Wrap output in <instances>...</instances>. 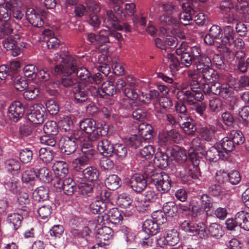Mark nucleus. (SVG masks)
Returning <instances> with one entry per match:
<instances>
[{
  "mask_svg": "<svg viewBox=\"0 0 249 249\" xmlns=\"http://www.w3.org/2000/svg\"><path fill=\"white\" fill-rule=\"evenodd\" d=\"M211 60L207 56L200 58L196 62V70H188L187 75L190 81L191 90H181L178 93L180 100H186L190 105H194L196 101L200 102L204 99L200 85L210 84L218 80L217 72L210 67Z\"/></svg>",
  "mask_w": 249,
  "mask_h": 249,
  "instance_id": "nucleus-1",
  "label": "nucleus"
},
{
  "mask_svg": "<svg viewBox=\"0 0 249 249\" xmlns=\"http://www.w3.org/2000/svg\"><path fill=\"white\" fill-rule=\"evenodd\" d=\"M56 62L54 72L56 75H63L61 80V84L66 88L76 87L79 83L76 78L69 75L75 72L76 66L75 59L71 56H62L58 54L54 57Z\"/></svg>",
  "mask_w": 249,
  "mask_h": 249,
  "instance_id": "nucleus-2",
  "label": "nucleus"
},
{
  "mask_svg": "<svg viewBox=\"0 0 249 249\" xmlns=\"http://www.w3.org/2000/svg\"><path fill=\"white\" fill-rule=\"evenodd\" d=\"M205 146L201 142L200 138L196 137L193 139L190 148L188 151L189 158L191 161L188 168L186 169V175L181 177L184 183H191L192 180L198 178L199 172L197 166L199 164V159L203 157Z\"/></svg>",
  "mask_w": 249,
  "mask_h": 249,
  "instance_id": "nucleus-3",
  "label": "nucleus"
},
{
  "mask_svg": "<svg viewBox=\"0 0 249 249\" xmlns=\"http://www.w3.org/2000/svg\"><path fill=\"white\" fill-rule=\"evenodd\" d=\"M146 178L151 183L153 184L157 190L163 195H166L171 188V180L169 177L164 172L154 170L152 165H149L145 171Z\"/></svg>",
  "mask_w": 249,
  "mask_h": 249,
  "instance_id": "nucleus-4",
  "label": "nucleus"
},
{
  "mask_svg": "<svg viewBox=\"0 0 249 249\" xmlns=\"http://www.w3.org/2000/svg\"><path fill=\"white\" fill-rule=\"evenodd\" d=\"M96 152L92 149L89 142L84 143L81 150L78 151L74 157H70L67 161L71 162L72 166L76 171H80L83 167L89 163V161L95 154Z\"/></svg>",
  "mask_w": 249,
  "mask_h": 249,
  "instance_id": "nucleus-5",
  "label": "nucleus"
},
{
  "mask_svg": "<svg viewBox=\"0 0 249 249\" xmlns=\"http://www.w3.org/2000/svg\"><path fill=\"white\" fill-rule=\"evenodd\" d=\"M182 12L179 16V19L174 16H167L163 15L160 17L159 20L163 25L178 27L180 23L184 25L190 24L192 21V15L194 11L188 3L182 4Z\"/></svg>",
  "mask_w": 249,
  "mask_h": 249,
  "instance_id": "nucleus-6",
  "label": "nucleus"
},
{
  "mask_svg": "<svg viewBox=\"0 0 249 249\" xmlns=\"http://www.w3.org/2000/svg\"><path fill=\"white\" fill-rule=\"evenodd\" d=\"M105 26L107 29L101 30L98 35V44L110 42L109 40V28H113L117 30L121 31L123 27L119 24L118 18L115 16L112 10L107 11V17L103 20Z\"/></svg>",
  "mask_w": 249,
  "mask_h": 249,
  "instance_id": "nucleus-7",
  "label": "nucleus"
},
{
  "mask_svg": "<svg viewBox=\"0 0 249 249\" xmlns=\"http://www.w3.org/2000/svg\"><path fill=\"white\" fill-rule=\"evenodd\" d=\"M45 109L41 104H35L33 106L31 112L28 115L29 121L35 124H42L46 118Z\"/></svg>",
  "mask_w": 249,
  "mask_h": 249,
  "instance_id": "nucleus-8",
  "label": "nucleus"
},
{
  "mask_svg": "<svg viewBox=\"0 0 249 249\" xmlns=\"http://www.w3.org/2000/svg\"><path fill=\"white\" fill-rule=\"evenodd\" d=\"M59 145L61 152L65 155H71V157H74L75 154L77 152L76 150L78 145L68 136H64L60 139Z\"/></svg>",
  "mask_w": 249,
  "mask_h": 249,
  "instance_id": "nucleus-9",
  "label": "nucleus"
},
{
  "mask_svg": "<svg viewBox=\"0 0 249 249\" xmlns=\"http://www.w3.org/2000/svg\"><path fill=\"white\" fill-rule=\"evenodd\" d=\"M24 111L23 104L20 101H14L9 106L8 116L13 122H17L23 117Z\"/></svg>",
  "mask_w": 249,
  "mask_h": 249,
  "instance_id": "nucleus-10",
  "label": "nucleus"
},
{
  "mask_svg": "<svg viewBox=\"0 0 249 249\" xmlns=\"http://www.w3.org/2000/svg\"><path fill=\"white\" fill-rule=\"evenodd\" d=\"M206 226L203 223L196 225L193 222L184 221L180 225V228L187 232L194 235L198 234L200 237L204 236L206 233Z\"/></svg>",
  "mask_w": 249,
  "mask_h": 249,
  "instance_id": "nucleus-11",
  "label": "nucleus"
},
{
  "mask_svg": "<svg viewBox=\"0 0 249 249\" xmlns=\"http://www.w3.org/2000/svg\"><path fill=\"white\" fill-rule=\"evenodd\" d=\"M161 201L163 203L162 209L165 214L171 217L177 215L178 207L175 202L172 201V197L169 194L161 195Z\"/></svg>",
  "mask_w": 249,
  "mask_h": 249,
  "instance_id": "nucleus-12",
  "label": "nucleus"
},
{
  "mask_svg": "<svg viewBox=\"0 0 249 249\" xmlns=\"http://www.w3.org/2000/svg\"><path fill=\"white\" fill-rule=\"evenodd\" d=\"M113 234L112 230L108 227L104 226L98 228L96 233V239L98 242L97 244H107L108 241L112 238Z\"/></svg>",
  "mask_w": 249,
  "mask_h": 249,
  "instance_id": "nucleus-13",
  "label": "nucleus"
},
{
  "mask_svg": "<svg viewBox=\"0 0 249 249\" xmlns=\"http://www.w3.org/2000/svg\"><path fill=\"white\" fill-rule=\"evenodd\" d=\"M129 185L134 191L140 193L145 189L147 183L143 176L135 174L130 178Z\"/></svg>",
  "mask_w": 249,
  "mask_h": 249,
  "instance_id": "nucleus-14",
  "label": "nucleus"
},
{
  "mask_svg": "<svg viewBox=\"0 0 249 249\" xmlns=\"http://www.w3.org/2000/svg\"><path fill=\"white\" fill-rule=\"evenodd\" d=\"M113 10L116 14L118 18L123 19L126 16H133L136 12V6L134 3H126L125 5V11L120 7L119 5H115L113 7Z\"/></svg>",
  "mask_w": 249,
  "mask_h": 249,
  "instance_id": "nucleus-15",
  "label": "nucleus"
},
{
  "mask_svg": "<svg viewBox=\"0 0 249 249\" xmlns=\"http://www.w3.org/2000/svg\"><path fill=\"white\" fill-rule=\"evenodd\" d=\"M26 16L29 22L35 27H40L44 24L40 14L32 8L27 9Z\"/></svg>",
  "mask_w": 249,
  "mask_h": 249,
  "instance_id": "nucleus-16",
  "label": "nucleus"
},
{
  "mask_svg": "<svg viewBox=\"0 0 249 249\" xmlns=\"http://www.w3.org/2000/svg\"><path fill=\"white\" fill-rule=\"evenodd\" d=\"M228 83V87L227 85L222 86L218 95L225 100L234 102L235 98L232 96L233 90L231 86L235 84L236 80L234 77L230 76L229 78Z\"/></svg>",
  "mask_w": 249,
  "mask_h": 249,
  "instance_id": "nucleus-17",
  "label": "nucleus"
},
{
  "mask_svg": "<svg viewBox=\"0 0 249 249\" xmlns=\"http://www.w3.org/2000/svg\"><path fill=\"white\" fill-rule=\"evenodd\" d=\"M203 153V157H205L210 161H216L219 159H226V154H223L221 150H219L215 146H212L207 151L205 148Z\"/></svg>",
  "mask_w": 249,
  "mask_h": 249,
  "instance_id": "nucleus-18",
  "label": "nucleus"
},
{
  "mask_svg": "<svg viewBox=\"0 0 249 249\" xmlns=\"http://www.w3.org/2000/svg\"><path fill=\"white\" fill-rule=\"evenodd\" d=\"M74 98L77 103H82L88 100V91L86 86L80 83L73 89Z\"/></svg>",
  "mask_w": 249,
  "mask_h": 249,
  "instance_id": "nucleus-19",
  "label": "nucleus"
},
{
  "mask_svg": "<svg viewBox=\"0 0 249 249\" xmlns=\"http://www.w3.org/2000/svg\"><path fill=\"white\" fill-rule=\"evenodd\" d=\"M216 131V128L213 125L202 126L198 128V132L201 138L207 142H211L213 140Z\"/></svg>",
  "mask_w": 249,
  "mask_h": 249,
  "instance_id": "nucleus-20",
  "label": "nucleus"
},
{
  "mask_svg": "<svg viewBox=\"0 0 249 249\" xmlns=\"http://www.w3.org/2000/svg\"><path fill=\"white\" fill-rule=\"evenodd\" d=\"M18 211L17 213H9L6 218L7 223L12 226L15 230H18L20 227L23 215L26 214L24 213H20V210Z\"/></svg>",
  "mask_w": 249,
  "mask_h": 249,
  "instance_id": "nucleus-21",
  "label": "nucleus"
},
{
  "mask_svg": "<svg viewBox=\"0 0 249 249\" xmlns=\"http://www.w3.org/2000/svg\"><path fill=\"white\" fill-rule=\"evenodd\" d=\"M97 146L98 151L106 157L113 155L114 145L108 140L103 139L99 141Z\"/></svg>",
  "mask_w": 249,
  "mask_h": 249,
  "instance_id": "nucleus-22",
  "label": "nucleus"
},
{
  "mask_svg": "<svg viewBox=\"0 0 249 249\" xmlns=\"http://www.w3.org/2000/svg\"><path fill=\"white\" fill-rule=\"evenodd\" d=\"M44 39L47 41L48 49H55L58 47L60 44L59 39L54 36L53 32L50 30H45L43 33Z\"/></svg>",
  "mask_w": 249,
  "mask_h": 249,
  "instance_id": "nucleus-23",
  "label": "nucleus"
},
{
  "mask_svg": "<svg viewBox=\"0 0 249 249\" xmlns=\"http://www.w3.org/2000/svg\"><path fill=\"white\" fill-rule=\"evenodd\" d=\"M88 135V138L90 142H94L106 135L107 131L104 129L102 124H97Z\"/></svg>",
  "mask_w": 249,
  "mask_h": 249,
  "instance_id": "nucleus-24",
  "label": "nucleus"
},
{
  "mask_svg": "<svg viewBox=\"0 0 249 249\" xmlns=\"http://www.w3.org/2000/svg\"><path fill=\"white\" fill-rule=\"evenodd\" d=\"M61 182V181L59 180L58 183L59 184ZM59 187L62 188L64 193L68 196L72 195L76 189L75 182L70 178H65L62 181V186Z\"/></svg>",
  "mask_w": 249,
  "mask_h": 249,
  "instance_id": "nucleus-25",
  "label": "nucleus"
},
{
  "mask_svg": "<svg viewBox=\"0 0 249 249\" xmlns=\"http://www.w3.org/2000/svg\"><path fill=\"white\" fill-rule=\"evenodd\" d=\"M235 33L233 27L231 25L226 26L224 29V36L222 39V43L226 46H230L234 42Z\"/></svg>",
  "mask_w": 249,
  "mask_h": 249,
  "instance_id": "nucleus-26",
  "label": "nucleus"
},
{
  "mask_svg": "<svg viewBox=\"0 0 249 249\" xmlns=\"http://www.w3.org/2000/svg\"><path fill=\"white\" fill-rule=\"evenodd\" d=\"M143 231L147 234L155 235L159 231L158 224L152 219L145 220L142 225Z\"/></svg>",
  "mask_w": 249,
  "mask_h": 249,
  "instance_id": "nucleus-27",
  "label": "nucleus"
},
{
  "mask_svg": "<svg viewBox=\"0 0 249 249\" xmlns=\"http://www.w3.org/2000/svg\"><path fill=\"white\" fill-rule=\"evenodd\" d=\"M153 128L152 126L147 123H142L139 125V135L147 141L153 137Z\"/></svg>",
  "mask_w": 249,
  "mask_h": 249,
  "instance_id": "nucleus-28",
  "label": "nucleus"
},
{
  "mask_svg": "<svg viewBox=\"0 0 249 249\" xmlns=\"http://www.w3.org/2000/svg\"><path fill=\"white\" fill-rule=\"evenodd\" d=\"M184 119L186 122L180 124L182 130L186 135H193L197 130L195 122L189 116Z\"/></svg>",
  "mask_w": 249,
  "mask_h": 249,
  "instance_id": "nucleus-29",
  "label": "nucleus"
},
{
  "mask_svg": "<svg viewBox=\"0 0 249 249\" xmlns=\"http://www.w3.org/2000/svg\"><path fill=\"white\" fill-rule=\"evenodd\" d=\"M222 85L217 80L213 82H211L208 84H205L204 87H202V90L205 94H210L212 93L215 95H218L220 92V89Z\"/></svg>",
  "mask_w": 249,
  "mask_h": 249,
  "instance_id": "nucleus-30",
  "label": "nucleus"
},
{
  "mask_svg": "<svg viewBox=\"0 0 249 249\" xmlns=\"http://www.w3.org/2000/svg\"><path fill=\"white\" fill-rule=\"evenodd\" d=\"M220 145L223 150L221 152L223 154H226L225 159L227 158L228 153L233 151L235 147V145L229 136L221 140Z\"/></svg>",
  "mask_w": 249,
  "mask_h": 249,
  "instance_id": "nucleus-31",
  "label": "nucleus"
},
{
  "mask_svg": "<svg viewBox=\"0 0 249 249\" xmlns=\"http://www.w3.org/2000/svg\"><path fill=\"white\" fill-rule=\"evenodd\" d=\"M168 156L163 152H157L154 159L155 164L160 168L163 169L167 167L168 165Z\"/></svg>",
  "mask_w": 249,
  "mask_h": 249,
  "instance_id": "nucleus-32",
  "label": "nucleus"
},
{
  "mask_svg": "<svg viewBox=\"0 0 249 249\" xmlns=\"http://www.w3.org/2000/svg\"><path fill=\"white\" fill-rule=\"evenodd\" d=\"M20 37L18 35L9 36L3 40V46L6 50L11 51L12 53L13 51L16 50L18 41Z\"/></svg>",
  "mask_w": 249,
  "mask_h": 249,
  "instance_id": "nucleus-33",
  "label": "nucleus"
},
{
  "mask_svg": "<svg viewBox=\"0 0 249 249\" xmlns=\"http://www.w3.org/2000/svg\"><path fill=\"white\" fill-rule=\"evenodd\" d=\"M236 220L241 228L249 231V213L245 211L238 212L237 213Z\"/></svg>",
  "mask_w": 249,
  "mask_h": 249,
  "instance_id": "nucleus-34",
  "label": "nucleus"
},
{
  "mask_svg": "<svg viewBox=\"0 0 249 249\" xmlns=\"http://www.w3.org/2000/svg\"><path fill=\"white\" fill-rule=\"evenodd\" d=\"M105 185L109 190H115L121 185V180L117 175H111L106 178Z\"/></svg>",
  "mask_w": 249,
  "mask_h": 249,
  "instance_id": "nucleus-35",
  "label": "nucleus"
},
{
  "mask_svg": "<svg viewBox=\"0 0 249 249\" xmlns=\"http://www.w3.org/2000/svg\"><path fill=\"white\" fill-rule=\"evenodd\" d=\"M5 168L8 172L12 174L18 173L20 169V163L17 159H9L5 162Z\"/></svg>",
  "mask_w": 249,
  "mask_h": 249,
  "instance_id": "nucleus-36",
  "label": "nucleus"
},
{
  "mask_svg": "<svg viewBox=\"0 0 249 249\" xmlns=\"http://www.w3.org/2000/svg\"><path fill=\"white\" fill-rule=\"evenodd\" d=\"M83 175L85 179L92 182L98 179L99 173L97 168L89 166L83 171Z\"/></svg>",
  "mask_w": 249,
  "mask_h": 249,
  "instance_id": "nucleus-37",
  "label": "nucleus"
},
{
  "mask_svg": "<svg viewBox=\"0 0 249 249\" xmlns=\"http://www.w3.org/2000/svg\"><path fill=\"white\" fill-rule=\"evenodd\" d=\"M5 187L14 194H18L20 192V183L17 178L12 177L5 184Z\"/></svg>",
  "mask_w": 249,
  "mask_h": 249,
  "instance_id": "nucleus-38",
  "label": "nucleus"
},
{
  "mask_svg": "<svg viewBox=\"0 0 249 249\" xmlns=\"http://www.w3.org/2000/svg\"><path fill=\"white\" fill-rule=\"evenodd\" d=\"M17 195H18V202L19 205L18 210L23 211V213H27L28 210L26 207V205L29 203L30 200L29 198V195L26 192H20Z\"/></svg>",
  "mask_w": 249,
  "mask_h": 249,
  "instance_id": "nucleus-39",
  "label": "nucleus"
},
{
  "mask_svg": "<svg viewBox=\"0 0 249 249\" xmlns=\"http://www.w3.org/2000/svg\"><path fill=\"white\" fill-rule=\"evenodd\" d=\"M36 179V172L34 169L27 170L24 171L21 177L23 183L34 185Z\"/></svg>",
  "mask_w": 249,
  "mask_h": 249,
  "instance_id": "nucleus-40",
  "label": "nucleus"
},
{
  "mask_svg": "<svg viewBox=\"0 0 249 249\" xmlns=\"http://www.w3.org/2000/svg\"><path fill=\"white\" fill-rule=\"evenodd\" d=\"M106 214L107 215L108 221L113 224H118L123 219L120 212L116 208L110 209Z\"/></svg>",
  "mask_w": 249,
  "mask_h": 249,
  "instance_id": "nucleus-41",
  "label": "nucleus"
},
{
  "mask_svg": "<svg viewBox=\"0 0 249 249\" xmlns=\"http://www.w3.org/2000/svg\"><path fill=\"white\" fill-rule=\"evenodd\" d=\"M36 178H39L44 183H49L52 178L51 172L47 167H43L37 170Z\"/></svg>",
  "mask_w": 249,
  "mask_h": 249,
  "instance_id": "nucleus-42",
  "label": "nucleus"
},
{
  "mask_svg": "<svg viewBox=\"0 0 249 249\" xmlns=\"http://www.w3.org/2000/svg\"><path fill=\"white\" fill-rule=\"evenodd\" d=\"M53 169L56 174L58 175H66L68 173V165L63 161H57L53 166Z\"/></svg>",
  "mask_w": 249,
  "mask_h": 249,
  "instance_id": "nucleus-43",
  "label": "nucleus"
},
{
  "mask_svg": "<svg viewBox=\"0 0 249 249\" xmlns=\"http://www.w3.org/2000/svg\"><path fill=\"white\" fill-rule=\"evenodd\" d=\"M116 91L117 89L111 81H106L103 83L101 93L104 94V97L106 95L112 96L116 93Z\"/></svg>",
  "mask_w": 249,
  "mask_h": 249,
  "instance_id": "nucleus-44",
  "label": "nucleus"
},
{
  "mask_svg": "<svg viewBox=\"0 0 249 249\" xmlns=\"http://www.w3.org/2000/svg\"><path fill=\"white\" fill-rule=\"evenodd\" d=\"M96 124V122L93 119L86 118L79 122V127L82 130L88 134L89 132H91V129Z\"/></svg>",
  "mask_w": 249,
  "mask_h": 249,
  "instance_id": "nucleus-45",
  "label": "nucleus"
},
{
  "mask_svg": "<svg viewBox=\"0 0 249 249\" xmlns=\"http://www.w3.org/2000/svg\"><path fill=\"white\" fill-rule=\"evenodd\" d=\"M49 189L45 186L38 187L33 193V196L36 200H44L49 196Z\"/></svg>",
  "mask_w": 249,
  "mask_h": 249,
  "instance_id": "nucleus-46",
  "label": "nucleus"
},
{
  "mask_svg": "<svg viewBox=\"0 0 249 249\" xmlns=\"http://www.w3.org/2000/svg\"><path fill=\"white\" fill-rule=\"evenodd\" d=\"M43 131L45 134L56 135L58 132V127L55 122L49 121L44 125Z\"/></svg>",
  "mask_w": 249,
  "mask_h": 249,
  "instance_id": "nucleus-47",
  "label": "nucleus"
},
{
  "mask_svg": "<svg viewBox=\"0 0 249 249\" xmlns=\"http://www.w3.org/2000/svg\"><path fill=\"white\" fill-rule=\"evenodd\" d=\"M39 156L43 162L49 163L53 160V154L49 148H41L39 151Z\"/></svg>",
  "mask_w": 249,
  "mask_h": 249,
  "instance_id": "nucleus-48",
  "label": "nucleus"
},
{
  "mask_svg": "<svg viewBox=\"0 0 249 249\" xmlns=\"http://www.w3.org/2000/svg\"><path fill=\"white\" fill-rule=\"evenodd\" d=\"M60 130L62 132H71L73 125V122L71 118L69 116H66L61 119L59 122Z\"/></svg>",
  "mask_w": 249,
  "mask_h": 249,
  "instance_id": "nucleus-49",
  "label": "nucleus"
},
{
  "mask_svg": "<svg viewBox=\"0 0 249 249\" xmlns=\"http://www.w3.org/2000/svg\"><path fill=\"white\" fill-rule=\"evenodd\" d=\"M201 207L205 212H208L213 208V199L208 195L203 194L201 196Z\"/></svg>",
  "mask_w": 249,
  "mask_h": 249,
  "instance_id": "nucleus-50",
  "label": "nucleus"
},
{
  "mask_svg": "<svg viewBox=\"0 0 249 249\" xmlns=\"http://www.w3.org/2000/svg\"><path fill=\"white\" fill-rule=\"evenodd\" d=\"M235 145H241L244 142L245 138L243 133L239 130H232L229 135Z\"/></svg>",
  "mask_w": 249,
  "mask_h": 249,
  "instance_id": "nucleus-51",
  "label": "nucleus"
},
{
  "mask_svg": "<svg viewBox=\"0 0 249 249\" xmlns=\"http://www.w3.org/2000/svg\"><path fill=\"white\" fill-rule=\"evenodd\" d=\"M52 208L49 205H44L37 210L39 216L43 220H48L50 217Z\"/></svg>",
  "mask_w": 249,
  "mask_h": 249,
  "instance_id": "nucleus-52",
  "label": "nucleus"
},
{
  "mask_svg": "<svg viewBox=\"0 0 249 249\" xmlns=\"http://www.w3.org/2000/svg\"><path fill=\"white\" fill-rule=\"evenodd\" d=\"M167 60L171 71L174 72L178 71L180 63L175 55L172 53L168 54Z\"/></svg>",
  "mask_w": 249,
  "mask_h": 249,
  "instance_id": "nucleus-53",
  "label": "nucleus"
},
{
  "mask_svg": "<svg viewBox=\"0 0 249 249\" xmlns=\"http://www.w3.org/2000/svg\"><path fill=\"white\" fill-rule=\"evenodd\" d=\"M113 155H115L120 160L123 159L127 155V150L123 144L117 143L114 145Z\"/></svg>",
  "mask_w": 249,
  "mask_h": 249,
  "instance_id": "nucleus-54",
  "label": "nucleus"
},
{
  "mask_svg": "<svg viewBox=\"0 0 249 249\" xmlns=\"http://www.w3.org/2000/svg\"><path fill=\"white\" fill-rule=\"evenodd\" d=\"M106 204L99 200L92 202L89 205L90 212L94 214L104 212L105 210Z\"/></svg>",
  "mask_w": 249,
  "mask_h": 249,
  "instance_id": "nucleus-55",
  "label": "nucleus"
},
{
  "mask_svg": "<svg viewBox=\"0 0 249 249\" xmlns=\"http://www.w3.org/2000/svg\"><path fill=\"white\" fill-rule=\"evenodd\" d=\"M234 9L241 15H244L248 10V3L245 0H236L234 4Z\"/></svg>",
  "mask_w": 249,
  "mask_h": 249,
  "instance_id": "nucleus-56",
  "label": "nucleus"
},
{
  "mask_svg": "<svg viewBox=\"0 0 249 249\" xmlns=\"http://www.w3.org/2000/svg\"><path fill=\"white\" fill-rule=\"evenodd\" d=\"M177 54L180 56L181 63L186 67H189L192 64V61L194 59L188 52L182 53V52L180 50L177 51Z\"/></svg>",
  "mask_w": 249,
  "mask_h": 249,
  "instance_id": "nucleus-57",
  "label": "nucleus"
},
{
  "mask_svg": "<svg viewBox=\"0 0 249 249\" xmlns=\"http://www.w3.org/2000/svg\"><path fill=\"white\" fill-rule=\"evenodd\" d=\"M146 141L144 140L142 138L138 135L131 136L127 141V144L131 147L136 149L142 145L143 142Z\"/></svg>",
  "mask_w": 249,
  "mask_h": 249,
  "instance_id": "nucleus-58",
  "label": "nucleus"
},
{
  "mask_svg": "<svg viewBox=\"0 0 249 249\" xmlns=\"http://www.w3.org/2000/svg\"><path fill=\"white\" fill-rule=\"evenodd\" d=\"M37 69L33 65L26 66L23 69L24 75L29 80L35 79L37 75Z\"/></svg>",
  "mask_w": 249,
  "mask_h": 249,
  "instance_id": "nucleus-59",
  "label": "nucleus"
},
{
  "mask_svg": "<svg viewBox=\"0 0 249 249\" xmlns=\"http://www.w3.org/2000/svg\"><path fill=\"white\" fill-rule=\"evenodd\" d=\"M166 241L168 245L170 246H174L179 241L178 233L175 230L168 231L166 234Z\"/></svg>",
  "mask_w": 249,
  "mask_h": 249,
  "instance_id": "nucleus-60",
  "label": "nucleus"
},
{
  "mask_svg": "<svg viewBox=\"0 0 249 249\" xmlns=\"http://www.w3.org/2000/svg\"><path fill=\"white\" fill-rule=\"evenodd\" d=\"M39 94V90L37 88L30 86L23 92L25 99L32 100L35 99Z\"/></svg>",
  "mask_w": 249,
  "mask_h": 249,
  "instance_id": "nucleus-61",
  "label": "nucleus"
},
{
  "mask_svg": "<svg viewBox=\"0 0 249 249\" xmlns=\"http://www.w3.org/2000/svg\"><path fill=\"white\" fill-rule=\"evenodd\" d=\"M68 137L73 140L77 145L82 143L85 140L84 134L82 130H72L71 131V135Z\"/></svg>",
  "mask_w": 249,
  "mask_h": 249,
  "instance_id": "nucleus-62",
  "label": "nucleus"
},
{
  "mask_svg": "<svg viewBox=\"0 0 249 249\" xmlns=\"http://www.w3.org/2000/svg\"><path fill=\"white\" fill-rule=\"evenodd\" d=\"M222 103L221 100L216 97H213L209 100V108L212 112H217L221 110Z\"/></svg>",
  "mask_w": 249,
  "mask_h": 249,
  "instance_id": "nucleus-63",
  "label": "nucleus"
},
{
  "mask_svg": "<svg viewBox=\"0 0 249 249\" xmlns=\"http://www.w3.org/2000/svg\"><path fill=\"white\" fill-rule=\"evenodd\" d=\"M33 158V152L29 148L22 149L19 153V159L24 163H28Z\"/></svg>",
  "mask_w": 249,
  "mask_h": 249,
  "instance_id": "nucleus-64",
  "label": "nucleus"
}]
</instances>
